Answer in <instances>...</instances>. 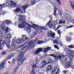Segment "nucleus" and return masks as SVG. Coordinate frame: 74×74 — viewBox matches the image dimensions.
<instances>
[{
	"instance_id": "nucleus-1",
	"label": "nucleus",
	"mask_w": 74,
	"mask_h": 74,
	"mask_svg": "<svg viewBox=\"0 0 74 74\" xmlns=\"http://www.w3.org/2000/svg\"><path fill=\"white\" fill-rule=\"evenodd\" d=\"M18 16H20L19 20L22 22V23L18 25V28H23L25 27V24H26L28 25V27L26 28V30L28 33H30L31 32V27H32L31 25L26 22L25 19L23 18V16H20L19 15Z\"/></svg>"
},
{
	"instance_id": "nucleus-2",
	"label": "nucleus",
	"mask_w": 74,
	"mask_h": 74,
	"mask_svg": "<svg viewBox=\"0 0 74 74\" xmlns=\"http://www.w3.org/2000/svg\"><path fill=\"white\" fill-rule=\"evenodd\" d=\"M24 56H25V54L23 52L21 53L20 56H18V61L17 62V66H16L14 70V73H16V72L17 71V70L18 69V66L19 65H21L24 62V61L25 60L26 58H25L23 59Z\"/></svg>"
},
{
	"instance_id": "nucleus-3",
	"label": "nucleus",
	"mask_w": 74,
	"mask_h": 74,
	"mask_svg": "<svg viewBox=\"0 0 74 74\" xmlns=\"http://www.w3.org/2000/svg\"><path fill=\"white\" fill-rule=\"evenodd\" d=\"M32 26H34L37 28V29L38 30L37 32L39 31V32L41 33V31L42 32L43 31V30H46V29L47 28V27H42V26H40L38 25L35 24L34 23H32Z\"/></svg>"
},
{
	"instance_id": "nucleus-4",
	"label": "nucleus",
	"mask_w": 74,
	"mask_h": 74,
	"mask_svg": "<svg viewBox=\"0 0 74 74\" xmlns=\"http://www.w3.org/2000/svg\"><path fill=\"white\" fill-rule=\"evenodd\" d=\"M46 48H38L36 50V51L35 52V54H38L40 52H41L43 49H45L43 50V52H47L48 51H49V49L51 48L50 47H46Z\"/></svg>"
},
{
	"instance_id": "nucleus-5",
	"label": "nucleus",
	"mask_w": 74,
	"mask_h": 74,
	"mask_svg": "<svg viewBox=\"0 0 74 74\" xmlns=\"http://www.w3.org/2000/svg\"><path fill=\"white\" fill-rule=\"evenodd\" d=\"M49 62L48 63H47L45 60H44L42 61L41 63H40V65H42V68H43L45 67L47 65V64H50L51 63L53 62V61L51 60V59H49Z\"/></svg>"
},
{
	"instance_id": "nucleus-6",
	"label": "nucleus",
	"mask_w": 74,
	"mask_h": 74,
	"mask_svg": "<svg viewBox=\"0 0 74 74\" xmlns=\"http://www.w3.org/2000/svg\"><path fill=\"white\" fill-rule=\"evenodd\" d=\"M49 56H53L55 60H58V59H61L62 57H64L65 56L64 55H63L62 54H60V56H57L56 55L51 54L49 55Z\"/></svg>"
},
{
	"instance_id": "nucleus-7",
	"label": "nucleus",
	"mask_w": 74,
	"mask_h": 74,
	"mask_svg": "<svg viewBox=\"0 0 74 74\" xmlns=\"http://www.w3.org/2000/svg\"><path fill=\"white\" fill-rule=\"evenodd\" d=\"M36 40H32L31 41L28 42V45L27 46V47L30 48L33 47L35 45Z\"/></svg>"
},
{
	"instance_id": "nucleus-8",
	"label": "nucleus",
	"mask_w": 74,
	"mask_h": 74,
	"mask_svg": "<svg viewBox=\"0 0 74 74\" xmlns=\"http://www.w3.org/2000/svg\"><path fill=\"white\" fill-rule=\"evenodd\" d=\"M60 68L59 66L56 67L51 72L52 74H59L60 71Z\"/></svg>"
},
{
	"instance_id": "nucleus-9",
	"label": "nucleus",
	"mask_w": 74,
	"mask_h": 74,
	"mask_svg": "<svg viewBox=\"0 0 74 74\" xmlns=\"http://www.w3.org/2000/svg\"><path fill=\"white\" fill-rule=\"evenodd\" d=\"M10 42H9L6 39V40L5 41H3L2 43L3 45L4 46L5 45H7L8 48H9L10 47Z\"/></svg>"
},
{
	"instance_id": "nucleus-10",
	"label": "nucleus",
	"mask_w": 74,
	"mask_h": 74,
	"mask_svg": "<svg viewBox=\"0 0 74 74\" xmlns=\"http://www.w3.org/2000/svg\"><path fill=\"white\" fill-rule=\"evenodd\" d=\"M7 38H6V40L10 42H11V40L10 39H11L12 37V34L10 33H8L7 34Z\"/></svg>"
},
{
	"instance_id": "nucleus-11",
	"label": "nucleus",
	"mask_w": 74,
	"mask_h": 74,
	"mask_svg": "<svg viewBox=\"0 0 74 74\" xmlns=\"http://www.w3.org/2000/svg\"><path fill=\"white\" fill-rule=\"evenodd\" d=\"M47 35L48 36H51L53 38H54V36H55V33L53 34V32L51 31L49 32L47 34Z\"/></svg>"
},
{
	"instance_id": "nucleus-12",
	"label": "nucleus",
	"mask_w": 74,
	"mask_h": 74,
	"mask_svg": "<svg viewBox=\"0 0 74 74\" xmlns=\"http://www.w3.org/2000/svg\"><path fill=\"white\" fill-rule=\"evenodd\" d=\"M52 21L51 20H50L49 22L46 24V26H48L49 27H51L52 26H53V25L52 23H51Z\"/></svg>"
},
{
	"instance_id": "nucleus-13",
	"label": "nucleus",
	"mask_w": 74,
	"mask_h": 74,
	"mask_svg": "<svg viewBox=\"0 0 74 74\" xmlns=\"http://www.w3.org/2000/svg\"><path fill=\"white\" fill-rule=\"evenodd\" d=\"M22 38L25 42L27 41L29 39V37L25 35H23L22 36Z\"/></svg>"
},
{
	"instance_id": "nucleus-14",
	"label": "nucleus",
	"mask_w": 74,
	"mask_h": 74,
	"mask_svg": "<svg viewBox=\"0 0 74 74\" xmlns=\"http://www.w3.org/2000/svg\"><path fill=\"white\" fill-rule=\"evenodd\" d=\"M10 5L12 6H13L14 8L16 7V4L15 2L11 1H10Z\"/></svg>"
},
{
	"instance_id": "nucleus-15",
	"label": "nucleus",
	"mask_w": 74,
	"mask_h": 74,
	"mask_svg": "<svg viewBox=\"0 0 74 74\" xmlns=\"http://www.w3.org/2000/svg\"><path fill=\"white\" fill-rule=\"evenodd\" d=\"M65 66L66 67H71V61H68L67 62H65Z\"/></svg>"
},
{
	"instance_id": "nucleus-16",
	"label": "nucleus",
	"mask_w": 74,
	"mask_h": 74,
	"mask_svg": "<svg viewBox=\"0 0 74 74\" xmlns=\"http://www.w3.org/2000/svg\"><path fill=\"white\" fill-rule=\"evenodd\" d=\"M21 11V8H17L14 10V12L16 14H18Z\"/></svg>"
},
{
	"instance_id": "nucleus-17",
	"label": "nucleus",
	"mask_w": 74,
	"mask_h": 74,
	"mask_svg": "<svg viewBox=\"0 0 74 74\" xmlns=\"http://www.w3.org/2000/svg\"><path fill=\"white\" fill-rule=\"evenodd\" d=\"M73 0H70V4L71 6L72 9L74 10V2H72V1Z\"/></svg>"
},
{
	"instance_id": "nucleus-18",
	"label": "nucleus",
	"mask_w": 74,
	"mask_h": 74,
	"mask_svg": "<svg viewBox=\"0 0 74 74\" xmlns=\"http://www.w3.org/2000/svg\"><path fill=\"white\" fill-rule=\"evenodd\" d=\"M5 63V62L4 61H3L0 64V69H1V67H2L3 69L4 68V65Z\"/></svg>"
},
{
	"instance_id": "nucleus-19",
	"label": "nucleus",
	"mask_w": 74,
	"mask_h": 74,
	"mask_svg": "<svg viewBox=\"0 0 74 74\" xmlns=\"http://www.w3.org/2000/svg\"><path fill=\"white\" fill-rule=\"evenodd\" d=\"M5 23L7 25H8L10 24H12V22L10 21H9L8 20H6L5 21Z\"/></svg>"
},
{
	"instance_id": "nucleus-20",
	"label": "nucleus",
	"mask_w": 74,
	"mask_h": 74,
	"mask_svg": "<svg viewBox=\"0 0 74 74\" xmlns=\"http://www.w3.org/2000/svg\"><path fill=\"white\" fill-rule=\"evenodd\" d=\"M11 30L10 28L8 27H6V29H5V33H7L9 31H10Z\"/></svg>"
},
{
	"instance_id": "nucleus-21",
	"label": "nucleus",
	"mask_w": 74,
	"mask_h": 74,
	"mask_svg": "<svg viewBox=\"0 0 74 74\" xmlns=\"http://www.w3.org/2000/svg\"><path fill=\"white\" fill-rule=\"evenodd\" d=\"M14 56V54H12L11 55L9 56H8L7 57V58L8 59H10L12 58Z\"/></svg>"
},
{
	"instance_id": "nucleus-22",
	"label": "nucleus",
	"mask_w": 74,
	"mask_h": 74,
	"mask_svg": "<svg viewBox=\"0 0 74 74\" xmlns=\"http://www.w3.org/2000/svg\"><path fill=\"white\" fill-rule=\"evenodd\" d=\"M58 14H59V15H60V16H62V15H63V14L62 12V11L60 9L58 10Z\"/></svg>"
},
{
	"instance_id": "nucleus-23",
	"label": "nucleus",
	"mask_w": 74,
	"mask_h": 74,
	"mask_svg": "<svg viewBox=\"0 0 74 74\" xmlns=\"http://www.w3.org/2000/svg\"><path fill=\"white\" fill-rule=\"evenodd\" d=\"M28 5H25V6H23L22 7V8L23 9H24V11H25L26 10V8L28 7Z\"/></svg>"
},
{
	"instance_id": "nucleus-24",
	"label": "nucleus",
	"mask_w": 74,
	"mask_h": 74,
	"mask_svg": "<svg viewBox=\"0 0 74 74\" xmlns=\"http://www.w3.org/2000/svg\"><path fill=\"white\" fill-rule=\"evenodd\" d=\"M57 10V8H56L55 7H54L53 15H54L55 16H56V13Z\"/></svg>"
},
{
	"instance_id": "nucleus-25",
	"label": "nucleus",
	"mask_w": 74,
	"mask_h": 74,
	"mask_svg": "<svg viewBox=\"0 0 74 74\" xmlns=\"http://www.w3.org/2000/svg\"><path fill=\"white\" fill-rule=\"evenodd\" d=\"M37 33L35 32H33L30 35V36L31 37H34L35 35H36Z\"/></svg>"
},
{
	"instance_id": "nucleus-26",
	"label": "nucleus",
	"mask_w": 74,
	"mask_h": 74,
	"mask_svg": "<svg viewBox=\"0 0 74 74\" xmlns=\"http://www.w3.org/2000/svg\"><path fill=\"white\" fill-rule=\"evenodd\" d=\"M65 23V21L62 20H60V22H59V24H62V23Z\"/></svg>"
},
{
	"instance_id": "nucleus-27",
	"label": "nucleus",
	"mask_w": 74,
	"mask_h": 74,
	"mask_svg": "<svg viewBox=\"0 0 74 74\" xmlns=\"http://www.w3.org/2000/svg\"><path fill=\"white\" fill-rule=\"evenodd\" d=\"M46 41L44 42L43 41L39 40L38 42V44H42L44 42L46 43Z\"/></svg>"
},
{
	"instance_id": "nucleus-28",
	"label": "nucleus",
	"mask_w": 74,
	"mask_h": 74,
	"mask_svg": "<svg viewBox=\"0 0 74 74\" xmlns=\"http://www.w3.org/2000/svg\"><path fill=\"white\" fill-rule=\"evenodd\" d=\"M53 43L54 44H58V40H55L53 41Z\"/></svg>"
},
{
	"instance_id": "nucleus-29",
	"label": "nucleus",
	"mask_w": 74,
	"mask_h": 74,
	"mask_svg": "<svg viewBox=\"0 0 74 74\" xmlns=\"http://www.w3.org/2000/svg\"><path fill=\"white\" fill-rule=\"evenodd\" d=\"M20 44H22L23 43L25 42L22 39H19Z\"/></svg>"
},
{
	"instance_id": "nucleus-30",
	"label": "nucleus",
	"mask_w": 74,
	"mask_h": 74,
	"mask_svg": "<svg viewBox=\"0 0 74 74\" xmlns=\"http://www.w3.org/2000/svg\"><path fill=\"white\" fill-rule=\"evenodd\" d=\"M0 8H3L5 7V5L4 3H3V4H0Z\"/></svg>"
},
{
	"instance_id": "nucleus-31",
	"label": "nucleus",
	"mask_w": 74,
	"mask_h": 74,
	"mask_svg": "<svg viewBox=\"0 0 74 74\" xmlns=\"http://www.w3.org/2000/svg\"><path fill=\"white\" fill-rule=\"evenodd\" d=\"M38 1L37 0H32V3L33 4H35L36 3H37Z\"/></svg>"
},
{
	"instance_id": "nucleus-32",
	"label": "nucleus",
	"mask_w": 74,
	"mask_h": 74,
	"mask_svg": "<svg viewBox=\"0 0 74 74\" xmlns=\"http://www.w3.org/2000/svg\"><path fill=\"white\" fill-rule=\"evenodd\" d=\"M66 19L67 21H70L71 19V18L70 16H68L66 18Z\"/></svg>"
},
{
	"instance_id": "nucleus-33",
	"label": "nucleus",
	"mask_w": 74,
	"mask_h": 74,
	"mask_svg": "<svg viewBox=\"0 0 74 74\" xmlns=\"http://www.w3.org/2000/svg\"><path fill=\"white\" fill-rule=\"evenodd\" d=\"M71 40V39L70 37H67L66 38V40L67 41L69 42Z\"/></svg>"
},
{
	"instance_id": "nucleus-34",
	"label": "nucleus",
	"mask_w": 74,
	"mask_h": 74,
	"mask_svg": "<svg viewBox=\"0 0 74 74\" xmlns=\"http://www.w3.org/2000/svg\"><path fill=\"white\" fill-rule=\"evenodd\" d=\"M68 52L69 53H74V51H73L71 50L70 49H68Z\"/></svg>"
},
{
	"instance_id": "nucleus-35",
	"label": "nucleus",
	"mask_w": 74,
	"mask_h": 74,
	"mask_svg": "<svg viewBox=\"0 0 74 74\" xmlns=\"http://www.w3.org/2000/svg\"><path fill=\"white\" fill-rule=\"evenodd\" d=\"M52 69V67L51 66V65H48V70H51V69Z\"/></svg>"
},
{
	"instance_id": "nucleus-36",
	"label": "nucleus",
	"mask_w": 74,
	"mask_h": 74,
	"mask_svg": "<svg viewBox=\"0 0 74 74\" xmlns=\"http://www.w3.org/2000/svg\"><path fill=\"white\" fill-rule=\"evenodd\" d=\"M58 23L57 21H56L54 22V23H53V26H56L58 24Z\"/></svg>"
},
{
	"instance_id": "nucleus-37",
	"label": "nucleus",
	"mask_w": 74,
	"mask_h": 74,
	"mask_svg": "<svg viewBox=\"0 0 74 74\" xmlns=\"http://www.w3.org/2000/svg\"><path fill=\"white\" fill-rule=\"evenodd\" d=\"M5 5V7L6 6H8L10 5V3L8 2H7L6 3V4Z\"/></svg>"
},
{
	"instance_id": "nucleus-38",
	"label": "nucleus",
	"mask_w": 74,
	"mask_h": 74,
	"mask_svg": "<svg viewBox=\"0 0 74 74\" xmlns=\"http://www.w3.org/2000/svg\"><path fill=\"white\" fill-rule=\"evenodd\" d=\"M1 28L3 30H5V27L3 25H2L1 26Z\"/></svg>"
},
{
	"instance_id": "nucleus-39",
	"label": "nucleus",
	"mask_w": 74,
	"mask_h": 74,
	"mask_svg": "<svg viewBox=\"0 0 74 74\" xmlns=\"http://www.w3.org/2000/svg\"><path fill=\"white\" fill-rule=\"evenodd\" d=\"M16 61V59H14L12 60V64H14L15 63V62Z\"/></svg>"
},
{
	"instance_id": "nucleus-40",
	"label": "nucleus",
	"mask_w": 74,
	"mask_h": 74,
	"mask_svg": "<svg viewBox=\"0 0 74 74\" xmlns=\"http://www.w3.org/2000/svg\"><path fill=\"white\" fill-rule=\"evenodd\" d=\"M69 58L71 60H72L73 58V56L72 55H70L69 56Z\"/></svg>"
},
{
	"instance_id": "nucleus-41",
	"label": "nucleus",
	"mask_w": 74,
	"mask_h": 74,
	"mask_svg": "<svg viewBox=\"0 0 74 74\" xmlns=\"http://www.w3.org/2000/svg\"><path fill=\"white\" fill-rule=\"evenodd\" d=\"M54 47L56 49H57L58 50H59V48L58 45H54Z\"/></svg>"
},
{
	"instance_id": "nucleus-42",
	"label": "nucleus",
	"mask_w": 74,
	"mask_h": 74,
	"mask_svg": "<svg viewBox=\"0 0 74 74\" xmlns=\"http://www.w3.org/2000/svg\"><path fill=\"white\" fill-rule=\"evenodd\" d=\"M68 48H70L73 49L74 48V47L72 45H70L68 46Z\"/></svg>"
},
{
	"instance_id": "nucleus-43",
	"label": "nucleus",
	"mask_w": 74,
	"mask_h": 74,
	"mask_svg": "<svg viewBox=\"0 0 74 74\" xmlns=\"http://www.w3.org/2000/svg\"><path fill=\"white\" fill-rule=\"evenodd\" d=\"M61 27V26H60V25H58V26L57 28H56V29L55 30H58V29H59V28L60 27Z\"/></svg>"
},
{
	"instance_id": "nucleus-44",
	"label": "nucleus",
	"mask_w": 74,
	"mask_h": 74,
	"mask_svg": "<svg viewBox=\"0 0 74 74\" xmlns=\"http://www.w3.org/2000/svg\"><path fill=\"white\" fill-rule=\"evenodd\" d=\"M16 43L17 44L20 43L19 40L18 39L16 40Z\"/></svg>"
},
{
	"instance_id": "nucleus-45",
	"label": "nucleus",
	"mask_w": 74,
	"mask_h": 74,
	"mask_svg": "<svg viewBox=\"0 0 74 74\" xmlns=\"http://www.w3.org/2000/svg\"><path fill=\"white\" fill-rule=\"evenodd\" d=\"M73 27V25H71L69 27H66V29H69L71 28H72Z\"/></svg>"
},
{
	"instance_id": "nucleus-46",
	"label": "nucleus",
	"mask_w": 74,
	"mask_h": 74,
	"mask_svg": "<svg viewBox=\"0 0 74 74\" xmlns=\"http://www.w3.org/2000/svg\"><path fill=\"white\" fill-rule=\"evenodd\" d=\"M30 74H35L34 72V70H32V71H31Z\"/></svg>"
},
{
	"instance_id": "nucleus-47",
	"label": "nucleus",
	"mask_w": 74,
	"mask_h": 74,
	"mask_svg": "<svg viewBox=\"0 0 74 74\" xmlns=\"http://www.w3.org/2000/svg\"><path fill=\"white\" fill-rule=\"evenodd\" d=\"M38 66H39V65L38 64L36 63L35 67V68H38Z\"/></svg>"
},
{
	"instance_id": "nucleus-48",
	"label": "nucleus",
	"mask_w": 74,
	"mask_h": 74,
	"mask_svg": "<svg viewBox=\"0 0 74 74\" xmlns=\"http://www.w3.org/2000/svg\"><path fill=\"white\" fill-rule=\"evenodd\" d=\"M11 47H12V48H14V47H15V45H14V42H13V43H12V45L11 46Z\"/></svg>"
},
{
	"instance_id": "nucleus-49",
	"label": "nucleus",
	"mask_w": 74,
	"mask_h": 74,
	"mask_svg": "<svg viewBox=\"0 0 74 74\" xmlns=\"http://www.w3.org/2000/svg\"><path fill=\"white\" fill-rule=\"evenodd\" d=\"M58 34L60 35H61L60 30H58Z\"/></svg>"
},
{
	"instance_id": "nucleus-50",
	"label": "nucleus",
	"mask_w": 74,
	"mask_h": 74,
	"mask_svg": "<svg viewBox=\"0 0 74 74\" xmlns=\"http://www.w3.org/2000/svg\"><path fill=\"white\" fill-rule=\"evenodd\" d=\"M66 12H65V14L66 15H68V13L69 12H68V11L67 10H66Z\"/></svg>"
},
{
	"instance_id": "nucleus-51",
	"label": "nucleus",
	"mask_w": 74,
	"mask_h": 74,
	"mask_svg": "<svg viewBox=\"0 0 74 74\" xmlns=\"http://www.w3.org/2000/svg\"><path fill=\"white\" fill-rule=\"evenodd\" d=\"M2 36V34L1 31L0 30V37H1Z\"/></svg>"
},
{
	"instance_id": "nucleus-52",
	"label": "nucleus",
	"mask_w": 74,
	"mask_h": 74,
	"mask_svg": "<svg viewBox=\"0 0 74 74\" xmlns=\"http://www.w3.org/2000/svg\"><path fill=\"white\" fill-rule=\"evenodd\" d=\"M2 55H4L6 54V52L5 51H3L2 52Z\"/></svg>"
},
{
	"instance_id": "nucleus-53",
	"label": "nucleus",
	"mask_w": 74,
	"mask_h": 74,
	"mask_svg": "<svg viewBox=\"0 0 74 74\" xmlns=\"http://www.w3.org/2000/svg\"><path fill=\"white\" fill-rule=\"evenodd\" d=\"M25 48V47H23V48L21 49V50L20 51V52H21Z\"/></svg>"
},
{
	"instance_id": "nucleus-54",
	"label": "nucleus",
	"mask_w": 74,
	"mask_h": 74,
	"mask_svg": "<svg viewBox=\"0 0 74 74\" xmlns=\"http://www.w3.org/2000/svg\"><path fill=\"white\" fill-rule=\"evenodd\" d=\"M58 44H59L60 45H62V42L61 41H59V42H58Z\"/></svg>"
},
{
	"instance_id": "nucleus-55",
	"label": "nucleus",
	"mask_w": 74,
	"mask_h": 74,
	"mask_svg": "<svg viewBox=\"0 0 74 74\" xmlns=\"http://www.w3.org/2000/svg\"><path fill=\"white\" fill-rule=\"evenodd\" d=\"M39 60L38 58H36V61H39Z\"/></svg>"
},
{
	"instance_id": "nucleus-56",
	"label": "nucleus",
	"mask_w": 74,
	"mask_h": 74,
	"mask_svg": "<svg viewBox=\"0 0 74 74\" xmlns=\"http://www.w3.org/2000/svg\"><path fill=\"white\" fill-rule=\"evenodd\" d=\"M52 15H51L50 16H49V18H50V19H51L52 17Z\"/></svg>"
},
{
	"instance_id": "nucleus-57",
	"label": "nucleus",
	"mask_w": 74,
	"mask_h": 74,
	"mask_svg": "<svg viewBox=\"0 0 74 74\" xmlns=\"http://www.w3.org/2000/svg\"><path fill=\"white\" fill-rule=\"evenodd\" d=\"M2 42V40H0V45H1V42Z\"/></svg>"
},
{
	"instance_id": "nucleus-58",
	"label": "nucleus",
	"mask_w": 74,
	"mask_h": 74,
	"mask_svg": "<svg viewBox=\"0 0 74 74\" xmlns=\"http://www.w3.org/2000/svg\"><path fill=\"white\" fill-rule=\"evenodd\" d=\"M58 1V3H59V4H60V1H59V0H56Z\"/></svg>"
},
{
	"instance_id": "nucleus-59",
	"label": "nucleus",
	"mask_w": 74,
	"mask_h": 74,
	"mask_svg": "<svg viewBox=\"0 0 74 74\" xmlns=\"http://www.w3.org/2000/svg\"><path fill=\"white\" fill-rule=\"evenodd\" d=\"M72 22L73 23H74V20H73L72 21Z\"/></svg>"
},
{
	"instance_id": "nucleus-60",
	"label": "nucleus",
	"mask_w": 74,
	"mask_h": 74,
	"mask_svg": "<svg viewBox=\"0 0 74 74\" xmlns=\"http://www.w3.org/2000/svg\"><path fill=\"white\" fill-rule=\"evenodd\" d=\"M72 68L73 69H74V66H72Z\"/></svg>"
},
{
	"instance_id": "nucleus-61",
	"label": "nucleus",
	"mask_w": 74,
	"mask_h": 74,
	"mask_svg": "<svg viewBox=\"0 0 74 74\" xmlns=\"http://www.w3.org/2000/svg\"><path fill=\"white\" fill-rule=\"evenodd\" d=\"M1 45H0V50L1 49Z\"/></svg>"
},
{
	"instance_id": "nucleus-62",
	"label": "nucleus",
	"mask_w": 74,
	"mask_h": 74,
	"mask_svg": "<svg viewBox=\"0 0 74 74\" xmlns=\"http://www.w3.org/2000/svg\"><path fill=\"white\" fill-rule=\"evenodd\" d=\"M64 73H67V71H64Z\"/></svg>"
},
{
	"instance_id": "nucleus-63",
	"label": "nucleus",
	"mask_w": 74,
	"mask_h": 74,
	"mask_svg": "<svg viewBox=\"0 0 74 74\" xmlns=\"http://www.w3.org/2000/svg\"><path fill=\"white\" fill-rule=\"evenodd\" d=\"M34 65H33L32 67L34 68Z\"/></svg>"
},
{
	"instance_id": "nucleus-64",
	"label": "nucleus",
	"mask_w": 74,
	"mask_h": 74,
	"mask_svg": "<svg viewBox=\"0 0 74 74\" xmlns=\"http://www.w3.org/2000/svg\"><path fill=\"white\" fill-rule=\"evenodd\" d=\"M65 60H66V61H67V58H66Z\"/></svg>"
}]
</instances>
